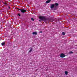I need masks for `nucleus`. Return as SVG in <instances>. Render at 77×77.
<instances>
[{
  "instance_id": "8",
  "label": "nucleus",
  "mask_w": 77,
  "mask_h": 77,
  "mask_svg": "<svg viewBox=\"0 0 77 77\" xmlns=\"http://www.w3.org/2000/svg\"><path fill=\"white\" fill-rule=\"evenodd\" d=\"M5 42H2V46H4V45H5Z\"/></svg>"
},
{
  "instance_id": "16",
  "label": "nucleus",
  "mask_w": 77,
  "mask_h": 77,
  "mask_svg": "<svg viewBox=\"0 0 77 77\" xmlns=\"http://www.w3.org/2000/svg\"><path fill=\"white\" fill-rule=\"evenodd\" d=\"M39 21L41 22V20H39Z\"/></svg>"
},
{
  "instance_id": "13",
  "label": "nucleus",
  "mask_w": 77,
  "mask_h": 77,
  "mask_svg": "<svg viewBox=\"0 0 77 77\" xmlns=\"http://www.w3.org/2000/svg\"><path fill=\"white\" fill-rule=\"evenodd\" d=\"M31 20H32V21H34V19H33V18H31Z\"/></svg>"
},
{
  "instance_id": "11",
  "label": "nucleus",
  "mask_w": 77,
  "mask_h": 77,
  "mask_svg": "<svg viewBox=\"0 0 77 77\" xmlns=\"http://www.w3.org/2000/svg\"><path fill=\"white\" fill-rule=\"evenodd\" d=\"M69 53L70 54H72V53H73V52H72V51H70V52H69Z\"/></svg>"
},
{
  "instance_id": "6",
  "label": "nucleus",
  "mask_w": 77,
  "mask_h": 77,
  "mask_svg": "<svg viewBox=\"0 0 77 77\" xmlns=\"http://www.w3.org/2000/svg\"><path fill=\"white\" fill-rule=\"evenodd\" d=\"M51 0H48V1H47L46 2V3H50V1H51Z\"/></svg>"
},
{
  "instance_id": "10",
  "label": "nucleus",
  "mask_w": 77,
  "mask_h": 77,
  "mask_svg": "<svg viewBox=\"0 0 77 77\" xmlns=\"http://www.w3.org/2000/svg\"><path fill=\"white\" fill-rule=\"evenodd\" d=\"M62 35H65V33L64 32H63L62 33Z\"/></svg>"
},
{
  "instance_id": "3",
  "label": "nucleus",
  "mask_w": 77,
  "mask_h": 77,
  "mask_svg": "<svg viewBox=\"0 0 77 77\" xmlns=\"http://www.w3.org/2000/svg\"><path fill=\"white\" fill-rule=\"evenodd\" d=\"M20 11L21 12H22V13H24V12H26V10L24 9L20 10Z\"/></svg>"
},
{
  "instance_id": "7",
  "label": "nucleus",
  "mask_w": 77,
  "mask_h": 77,
  "mask_svg": "<svg viewBox=\"0 0 77 77\" xmlns=\"http://www.w3.org/2000/svg\"><path fill=\"white\" fill-rule=\"evenodd\" d=\"M65 73L66 75H68V72L67 71H65Z\"/></svg>"
},
{
  "instance_id": "1",
  "label": "nucleus",
  "mask_w": 77,
  "mask_h": 77,
  "mask_svg": "<svg viewBox=\"0 0 77 77\" xmlns=\"http://www.w3.org/2000/svg\"><path fill=\"white\" fill-rule=\"evenodd\" d=\"M39 18L41 20L43 21V20L45 19V17L43 16H40Z\"/></svg>"
},
{
  "instance_id": "12",
  "label": "nucleus",
  "mask_w": 77,
  "mask_h": 77,
  "mask_svg": "<svg viewBox=\"0 0 77 77\" xmlns=\"http://www.w3.org/2000/svg\"><path fill=\"white\" fill-rule=\"evenodd\" d=\"M55 5L56 6H58V4H57V3H55Z\"/></svg>"
},
{
  "instance_id": "17",
  "label": "nucleus",
  "mask_w": 77,
  "mask_h": 77,
  "mask_svg": "<svg viewBox=\"0 0 77 77\" xmlns=\"http://www.w3.org/2000/svg\"><path fill=\"white\" fill-rule=\"evenodd\" d=\"M42 32H40V33H42Z\"/></svg>"
},
{
  "instance_id": "2",
  "label": "nucleus",
  "mask_w": 77,
  "mask_h": 77,
  "mask_svg": "<svg viewBox=\"0 0 77 77\" xmlns=\"http://www.w3.org/2000/svg\"><path fill=\"white\" fill-rule=\"evenodd\" d=\"M65 54L63 53L61 54L60 55V57H62V58H63V57H65Z\"/></svg>"
},
{
  "instance_id": "14",
  "label": "nucleus",
  "mask_w": 77,
  "mask_h": 77,
  "mask_svg": "<svg viewBox=\"0 0 77 77\" xmlns=\"http://www.w3.org/2000/svg\"><path fill=\"white\" fill-rule=\"evenodd\" d=\"M4 5H7V3H6V2H5V3H4Z\"/></svg>"
},
{
  "instance_id": "15",
  "label": "nucleus",
  "mask_w": 77,
  "mask_h": 77,
  "mask_svg": "<svg viewBox=\"0 0 77 77\" xmlns=\"http://www.w3.org/2000/svg\"><path fill=\"white\" fill-rule=\"evenodd\" d=\"M18 15L19 16V17H20V16H21L20 14H18Z\"/></svg>"
},
{
  "instance_id": "9",
  "label": "nucleus",
  "mask_w": 77,
  "mask_h": 77,
  "mask_svg": "<svg viewBox=\"0 0 77 77\" xmlns=\"http://www.w3.org/2000/svg\"><path fill=\"white\" fill-rule=\"evenodd\" d=\"M31 48L30 50L29 51V53H30V52H32V48Z\"/></svg>"
},
{
  "instance_id": "4",
  "label": "nucleus",
  "mask_w": 77,
  "mask_h": 77,
  "mask_svg": "<svg viewBox=\"0 0 77 77\" xmlns=\"http://www.w3.org/2000/svg\"><path fill=\"white\" fill-rule=\"evenodd\" d=\"M54 4L51 5V9H52L53 8H54Z\"/></svg>"
},
{
  "instance_id": "5",
  "label": "nucleus",
  "mask_w": 77,
  "mask_h": 77,
  "mask_svg": "<svg viewBox=\"0 0 77 77\" xmlns=\"http://www.w3.org/2000/svg\"><path fill=\"white\" fill-rule=\"evenodd\" d=\"M32 34L33 35H37V32H32Z\"/></svg>"
}]
</instances>
